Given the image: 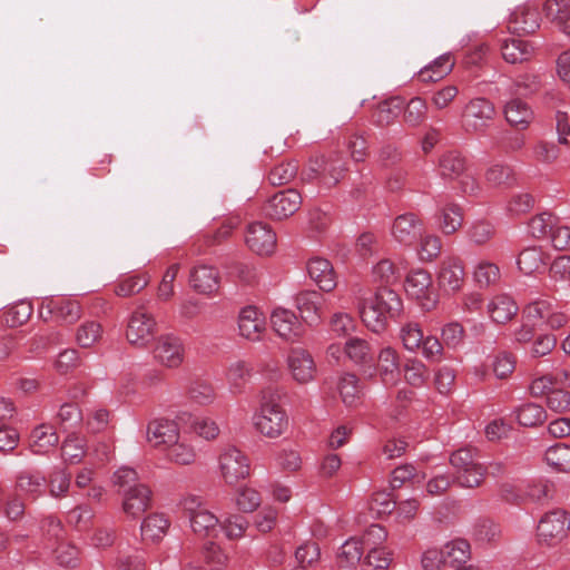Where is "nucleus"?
I'll return each mask as SVG.
<instances>
[{"label":"nucleus","mask_w":570,"mask_h":570,"mask_svg":"<svg viewBox=\"0 0 570 570\" xmlns=\"http://www.w3.org/2000/svg\"><path fill=\"white\" fill-rule=\"evenodd\" d=\"M402 301L397 293L381 286L370 297L360 301L358 313L364 325L374 333L386 330L389 321L400 315Z\"/></svg>","instance_id":"1"},{"label":"nucleus","mask_w":570,"mask_h":570,"mask_svg":"<svg viewBox=\"0 0 570 570\" xmlns=\"http://www.w3.org/2000/svg\"><path fill=\"white\" fill-rule=\"evenodd\" d=\"M254 424L263 435L275 439L288 428V416L274 395H264Z\"/></svg>","instance_id":"2"},{"label":"nucleus","mask_w":570,"mask_h":570,"mask_svg":"<svg viewBox=\"0 0 570 570\" xmlns=\"http://www.w3.org/2000/svg\"><path fill=\"white\" fill-rule=\"evenodd\" d=\"M347 171L348 167L342 155L331 153L328 156H321L311 160L307 179H317L321 186L330 189L343 180Z\"/></svg>","instance_id":"3"},{"label":"nucleus","mask_w":570,"mask_h":570,"mask_svg":"<svg viewBox=\"0 0 570 570\" xmlns=\"http://www.w3.org/2000/svg\"><path fill=\"white\" fill-rule=\"evenodd\" d=\"M451 465L455 469V481L462 488H476L481 485L485 476V468L475 461V452L463 448L453 452L450 458Z\"/></svg>","instance_id":"4"},{"label":"nucleus","mask_w":570,"mask_h":570,"mask_svg":"<svg viewBox=\"0 0 570 570\" xmlns=\"http://www.w3.org/2000/svg\"><path fill=\"white\" fill-rule=\"evenodd\" d=\"M220 475L226 484L235 485L250 474L248 456L235 446H226L218 458Z\"/></svg>","instance_id":"5"},{"label":"nucleus","mask_w":570,"mask_h":570,"mask_svg":"<svg viewBox=\"0 0 570 570\" xmlns=\"http://www.w3.org/2000/svg\"><path fill=\"white\" fill-rule=\"evenodd\" d=\"M494 105L487 98L478 97L465 105L462 124L468 132H482L494 119Z\"/></svg>","instance_id":"6"},{"label":"nucleus","mask_w":570,"mask_h":570,"mask_svg":"<svg viewBox=\"0 0 570 570\" xmlns=\"http://www.w3.org/2000/svg\"><path fill=\"white\" fill-rule=\"evenodd\" d=\"M569 529L570 518L567 511L556 509L540 519L537 534L540 542L553 546L567 537Z\"/></svg>","instance_id":"7"},{"label":"nucleus","mask_w":570,"mask_h":570,"mask_svg":"<svg viewBox=\"0 0 570 570\" xmlns=\"http://www.w3.org/2000/svg\"><path fill=\"white\" fill-rule=\"evenodd\" d=\"M302 202L301 194L288 188L271 196L262 206V213L271 219H286L299 209Z\"/></svg>","instance_id":"8"},{"label":"nucleus","mask_w":570,"mask_h":570,"mask_svg":"<svg viewBox=\"0 0 570 570\" xmlns=\"http://www.w3.org/2000/svg\"><path fill=\"white\" fill-rule=\"evenodd\" d=\"M156 330L154 316L144 306H139L128 320L126 337L131 345L144 347L154 337Z\"/></svg>","instance_id":"9"},{"label":"nucleus","mask_w":570,"mask_h":570,"mask_svg":"<svg viewBox=\"0 0 570 570\" xmlns=\"http://www.w3.org/2000/svg\"><path fill=\"white\" fill-rule=\"evenodd\" d=\"M39 313L43 320L55 318L71 324L80 318L81 307L77 301L68 297H49L41 302Z\"/></svg>","instance_id":"10"},{"label":"nucleus","mask_w":570,"mask_h":570,"mask_svg":"<svg viewBox=\"0 0 570 570\" xmlns=\"http://www.w3.org/2000/svg\"><path fill=\"white\" fill-rule=\"evenodd\" d=\"M153 355L160 365L167 368H177L184 362L185 347L179 337L164 334L156 340Z\"/></svg>","instance_id":"11"},{"label":"nucleus","mask_w":570,"mask_h":570,"mask_svg":"<svg viewBox=\"0 0 570 570\" xmlns=\"http://www.w3.org/2000/svg\"><path fill=\"white\" fill-rule=\"evenodd\" d=\"M326 304L325 296L317 291H301L295 296V306L302 320L309 326H316L322 322Z\"/></svg>","instance_id":"12"},{"label":"nucleus","mask_w":570,"mask_h":570,"mask_svg":"<svg viewBox=\"0 0 570 570\" xmlns=\"http://www.w3.org/2000/svg\"><path fill=\"white\" fill-rule=\"evenodd\" d=\"M245 242L252 252L261 256H268L275 252L276 233L268 224L255 222L247 226Z\"/></svg>","instance_id":"13"},{"label":"nucleus","mask_w":570,"mask_h":570,"mask_svg":"<svg viewBox=\"0 0 570 570\" xmlns=\"http://www.w3.org/2000/svg\"><path fill=\"white\" fill-rule=\"evenodd\" d=\"M405 292L409 296L419 301L421 306L428 311L435 305V298L432 291V278L424 269L412 271L406 276Z\"/></svg>","instance_id":"14"},{"label":"nucleus","mask_w":570,"mask_h":570,"mask_svg":"<svg viewBox=\"0 0 570 570\" xmlns=\"http://www.w3.org/2000/svg\"><path fill=\"white\" fill-rule=\"evenodd\" d=\"M438 284L445 293H456L460 291L465 281L464 265L460 257H445L441 263L438 272Z\"/></svg>","instance_id":"15"},{"label":"nucleus","mask_w":570,"mask_h":570,"mask_svg":"<svg viewBox=\"0 0 570 570\" xmlns=\"http://www.w3.org/2000/svg\"><path fill=\"white\" fill-rule=\"evenodd\" d=\"M423 222L413 213L396 216L391 226L393 239L402 245L411 246L422 236Z\"/></svg>","instance_id":"16"},{"label":"nucleus","mask_w":570,"mask_h":570,"mask_svg":"<svg viewBox=\"0 0 570 570\" xmlns=\"http://www.w3.org/2000/svg\"><path fill=\"white\" fill-rule=\"evenodd\" d=\"M540 13L533 4L517 7L510 14L508 29L518 36L534 33L540 28Z\"/></svg>","instance_id":"17"},{"label":"nucleus","mask_w":570,"mask_h":570,"mask_svg":"<svg viewBox=\"0 0 570 570\" xmlns=\"http://www.w3.org/2000/svg\"><path fill=\"white\" fill-rule=\"evenodd\" d=\"M184 509L189 513L190 527L196 534L209 535L220 523V520L195 498L185 499Z\"/></svg>","instance_id":"18"},{"label":"nucleus","mask_w":570,"mask_h":570,"mask_svg":"<svg viewBox=\"0 0 570 570\" xmlns=\"http://www.w3.org/2000/svg\"><path fill=\"white\" fill-rule=\"evenodd\" d=\"M287 365L293 379L301 384L308 383L315 377V361L312 354L304 348H292L287 356Z\"/></svg>","instance_id":"19"},{"label":"nucleus","mask_w":570,"mask_h":570,"mask_svg":"<svg viewBox=\"0 0 570 570\" xmlns=\"http://www.w3.org/2000/svg\"><path fill=\"white\" fill-rule=\"evenodd\" d=\"M505 121L517 131L527 130L534 120L532 107L520 98H511L503 107Z\"/></svg>","instance_id":"20"},{"label":"nucleus","mask_w":570,"mask_h":570,"mask_svg":"<svg viewBox=\"0 0 570 570\" xmlns=\"http://www.w3.org/2000/svg\"><path fill=\"white\" fill-rule=\"evenodd\" d=\"M274 331L284 340L294 341L303 334V326L298 317L291 309L276 308L271 315Z\"/></svg>","instance_id":"21"},{"label":"nucleus","mask_w":570,"mask_h":570,"mask_svg":"<svg viewBox=\"0 0 570 570\" xmlns=\"http://www.w3.org/2000/svg\"><path fill=\"white\" fill-rule=\"evenodd\" d=\"M265 317L255 306L242 308L238 316L239 334L249 341H259L265 331Z\"/></svg>","instance_id":"22"},{"label":"nucleus","mask_w":570,"mask_h":570,"mask_svg":"<svg viewBox=\"0 0 570 570\" xmlns=\"http://www.w3.org/2000/svg\"><path fill=\"white\" fill-rule=\"evenodd\" d=\"M189 284L197 293L210 295L219 288V273L214 266L196 265L190 271Z\"/></svg>","instance_id":"23"},{"label":"nucleus","mask_w":570,"mask_h":570,"mask_svg":"<svg viewBox=\"0 0 570 570\" xmlns=\"http://www.w3.org/2000/svg\"><path fill=\"white\" fill-rule=\"evenodd\" d=\"M179 429L177 423L170 420L159 419L151 421L147 426V440L153 446H169L178 441Z\"/></svg>","instance_id":"24"},{"label":"nucleus","mask_w":570,"mask_h":570,"mask_svg":"<svg viewBox=\"0 0 570 570\" xmlns=\"http://www.w3.org/2000/svg\"><path fill=\"white\" fill-rule=\"evenodd\" d=\"M377 371L386 386L395 385L401 377L400 356L395 348L387 346L377 356Z\"/></svg>","instance_id":"25"},{"label":"nucleus","mask_w":570,"mask_h":570,"mask_svg":"<svg viewBox=\"0 0 570 570\" xmlns=\"http://www.w3.org/2000/svg\"><path fill=\"white\" fill-rule=\"evenodd\" d=\"M307 273L323 292H332L336 287V274L330 261L322 257L311 258Z\"/></svg>","instance_id":"26"},{"label":"nucleus","mask_w":570,"mask_h":570,"mask_svg":"<svg viewBox=\"0 0 570 570\" xmlns=\"http://www.w3.org/2000/svg\"><path fill=\"white\" fill-rule=\"evenodd\" d=\"M150 505V490L146 485H134L125 490L122 509L131 518H138Z\"/></svg>","instance_id":"27"},{"label":"nucleus","mask_w":570,"mask_h":570,"mask_svg":"<svg viewBox=\"0 0 570 570\" xmlns=\"http://www.w3.org/2000/svg\"><path fill=\"white\" fill-rule=\"evenodd\" d=\"M542 9L560 31L570 36V0H546Z\"/></svg>","instance_id":"28"},{"label":"nucleus","mask_w":570,"mask_h":570,"mask_svg":"<svg viewBox=\"0 0 570 570\" xmlns=\"http://www.w3.org/2000/svg\"><path fill=\"white\" fill-rule=\"evenodd\" d=\"M519 307L512 297L508 295H497L488 304V313L491 320L498 324H505L518 313Z\"/></svg>","instance_id":"29"},{"label":"nucleus","mask_w":570,"mask_h":570,"mask_svg":"<svg viewBox=\"0 0 570 570\" xmlns=\"http://www.w3.org/2000/svg\"><path fill=\"white\" fill-rule=\"evenodd\" d=\"M549 261V256L541 247L531 246L524 248L518 256L517 264L525 275H531L544 269Z\"/></svg>","instance_id":"30"},{"label":"nucleus","mask_w":570,"mask_h":570,"mask_svg":"<svg viewBox=\"0 0 570 570\" xmlns=\"http://www.w3.org/2000/svg\"><path fill=\"white\" fill-rule=\"evenodd\" d=\"M58 443L59 436L50 424H40L30 434V449L35 454H45Z\"/></svg>","instance_id":"31"},{"label":"nucleus","mask_w":570,"mask_h":570,"mask_svg":"<svg viewBox=\"0 0 570 570\" xmlns=\"http://www.w3.org/2000/svg\"><path fill=\"white\" fill-rule=\"evenodd\" d=\"M454 67V59L451 53H444L434 59L430 65L422 68L417 78L422 82H435L448 76Z\"/></svg>","instance_id":"32"},{"label":"nucleus","mask_w":570,"mask_h":570,"mask_svg":"<svg viewBox=\"0 0 570 570\" xmlns=\"http://www.w3.org/2000/svg\"><path fill=\"white\" fill-rule=\"evenodd\" d=\"M465 157L458 150L445 151L439 159V171L443 178L456 179L466 173Z\"/></svg>","instance_id":"33"},{"label":"nucleus","mask_w":570,"mask_h":570,"mask_svg":"<svg viewBox=\"0 0 570 570\" xmlns=\"http://www.w3.org/2000/svg\"><path fill=\"white\" fill-rule=\"evenodd\" d=\"M501 52L507 62L521 63L532 57L533 47L529 41L520 38H512L503 41Z\"/></svg>","instance_id":"34"},{"label":"nucleus","mask_w":570,"mask_h":570,"mask_svg":"<svg viewBox=\"0 0 570 570\" xmlns=\"http://www.w3.org/2000/svg\"><path fill=\"white\" fill-rule=\"evenodd\" d=\"M403 110V100L394 97L380 102L372 114L376 126L386 127L393 124Z\"/></svg>","instance_id":"35"},{"label":"nucleus","mask_w":570,"mask_h":570,"mask_svg":"<svg viewBox=\"0 0 570 570\" xmlns=\"http://www.w3.org/2000/svg\"><path fill=\"white\" fill-rule=\"evenodd\" d=\"M45 483L46 479L41 473L22 471L17 476L16 488L18 491L24 493L27 497H30L32 500H36L37 498L43 494Z\"/></svg>","instance_id":"36"},{"label":"nucleus","mask_w":570,"mask_h":570,"mask_svg":"<svg viewBox=\"0 0 570 570\" xmlns=\"http://www.w3.org/2000/svg\"><path fill=\"white\" fill-rule=\"evenodd\" d=\"M463 224L462 208L454 203H448L440 208L439 227L445 235L454 234Z\"/></svg>","instance_id":"37"},{"label":"nucleus","mask_w":570,"mask_h":570,"mask_svg":"<svg viewBox=\"0 0 570 570\" xmlns=\"http://www.w3.org/2000/svg\"><path fill=\"white\" fill-rule=\"evenodd\" d=\"M187 396L190 402L207 406L216 400V392L210 382L205 380H194L187 389Z\"/></svg>","instance_id":"38"},{"label":"nucleus","mask_w":570,"mask_h":570,"mask_svg":"<svg viewBox=\"0 0 570 570\" xmlns=\"http://www.w3.org/2000/svg\"><path fill=\"white\" fill-rule=\"evenodd\" d=\"M445 562L450 567L465 563L471 556L470 543L464 539H455L448 542L443 548Z\"/></svg>","instance_id":"39"},{"label":"nucleus","mask_w":570,"mask_h":570,"mask_svg":"<svg viewBox=\"0 0 570 570\" xmlns=\"http://www.w3.org/2000/svg\"><path fill=\"white\" fill-rule=\"evenodd\" d=\"M485 181L493 187H511L515 184V173L511 166L495 164L485 171Z\"/></svg>","instance_id":"40"},{"label":"nucleus","mask_w":570,"mask_h":570,"mask_svg":"<svg viewBox=\"0 0 570 570\" xmlns=\"http://www.w3.org/2000/svg\"><path fill=\"white\" fill-rule=\"evenodd\" d=\"M399 337L406 351L416 352L423 343L424 335L417 322L409 321L401 325Z\"/></svg>","instance_id":"41"},{"label":"nucleus","mask_w":570,"mask_h":570,"mask_svg":"<svg viewBox=\"0 0 570 570\" xmlns=\"http://www.w3.org/2000/svg\"><path fill=\"white\" fill-rule=\"evenodd\" d=\"M519 424L528 428L537 426L547 420L546 410L535 403H525L514 411Z\"/></svg>","instance_id":"42"},{"label":"nucleus","mask_w":570,"mask_h":570,"mask_svg":"<svg viewBox=\"0 0 570 570\" xmlns=\"http://www.w3.org/2000/svg\"><path fill=\"white\" fill-rule=\"evenodd\" d=\"M169 521L159 513L148 515L141 523V535L145 540L157 541L161 539L167 529Z\"/></svg>","instance_id":"43"},{"label":"nucleus","mask_w":570,"mask_h":570,"mask_svg":"<svg viewBox=\"0 0 570 570\" xmlns=\"http://www.w3.org/2000/svg\"><path fill=\"white\" fill-rule=\"evenodd\" d=\"M546 461L548 465L553 468L558 472L570 471V445L564 443H558L550 446L546 451Z\"/></svg>","instance_id":"44"},{"label":"nucleus","mask_w":570,"mask_h":570,"mask_svg":"<svg viewBox=\"0 0 570 570\" xmlns=\"http://www.w3.org/2000/svg\"><path fill=\"white\" fill-rule=\"evenodd\" d=\"M373 281L384 286L395 284L401 278V269L390 259H381L372 269Z\"/></svg>","instance_id":"45"},{"label":"nucleus","mask_w":570,"mask_h":570,"mask_svg":"<svg viewBox=\"0 0 570 570\" xmlns=\"http://www.w3.org/2000/svg\"><path fill=\"white\" fill-rule=\"evenodd\" d=\"M86 454V440L79 435L70 434L62 443L61 455L70 464L79 463Z\"/></svg>","instance_id":"46"},{"label":"nucleus","mask_w":570,"mask_h":570,"mask_svg":"<svg viewBox=\"0 0 570 570\" xmlns=\"http://www.w3.org/2000/svg\"><path fill=\"white\" fill-rule=\"evenodd\" d=\"M298 173L296 160L282 161L274 166L268 173V181L273 186H282L291 183Z\"/></svg>","instance_id":"47"},{"label":"nucleus","mask_w":570,"mask_h":570,"mask_svg":"<svg viewBox=\"0 0 570 570\" xmlns=\"http://www.w3.org/2000/svg\"><path fill=\"white\" fill-rule=\"evenodd\" d=\"M364 547L357 538H351L346 540L338 553V562L341 567H353L356 566L363 556Z\"/></svg>","instance_id":"48"},{"label":"nucleus","mask_w":570,"mask_h":570,"mask_svg":"<svg viewBox=\"0 0 570 570\" xmlns=\"http://www.w3.org/2000/svg\"><path fill=\"white\" fill-rule=\"evenodd\" d=\"M552 305L549 299H537L523 308L522 317L535 326L547 324Z\"/></svg>","instance_id":"49"},{"label":"nucleus","mask_w":570,"mask_h":570,"mask_svg":"<svg viewBox=\"0 0 570 570\" xmlns=\"http://www.w3.org/2000/svg\"><path fill=\"white\" fill-rule=\"evenodd\" d=\"M167 458L176 464L188 465L195 462L196 452L190 444L178 438V441L168 446Z\"/></svg>","instance_id":"50"},{"label":"nucleus","mask_w":570,"mask_h":570,"mask_svg":"<svg viewBox=\"0 0 570 570\" xmlns=\"http://www.w3.org/2000/svg\"><path fill=\"white\" fill-rule=\"evenodd\" d=\"M403 119L412 126H420L426 118L428 105L426 101L421 97L412 98L406 106H403Z\"/></svg>","instance_id":"51"},{"label":"nucleus","mask_w":570,"mask_h":570,"mask_svg":"<svg viewBox=\"0 0 570 570\" xmlns=\"http://www.w3.org/2000/svg\"><path fill=\"white\" fill-rule=\"evenodd\" d=\"M559 217L548 212L535 215L529 222L530 233L535 238L549 237Z\"/></svg>","instance_id":"52"},{"label":"nucleus","mask_w":570,"mask_h":570,"mask_svg":"<svg viewBox=\"0 0 570 570\" xmlns=\"http://www.w3.org/2000/svg\"><path fill=\"white\" fill-rule=\"evenodd\" d=\"M250 367L244 361H237L227 370V381L234 393L242 392L245 384L250 377Z\"/></svg>","instance_id":"53"},{"label":"nucleus","mask_w":570,"mask_h":570,"mask_svg":"<svg viewBox=\"0 0 570 570\" xmlns=\"http://www.w3.org/2000/svg\"><path fill=\"white\" fill-rule=\"evenodd\" d=\"M429 374L426 365L417 358H409L404 365V377L412 386L420 387L424 385Z\"/></svg>","instance_id":"54"},{"label":"nucleus","mask_w":570,"mask_h":570,"mask_svg":"<svg viewBox=\"0 0 570 570\" xmlns=\"http://www.w3.org/2000/svg\"><path fill=\"white\" fill-rule=\"evenodd\" d=\"M340 394L343 402L353 406L357 403L361 397V389L358 386V379L354 374H344L338 384Z\"/></svg>","instance_id":"55"},{"label":"nucleus","mask_w":570,"mask_h":570,"mask_svg":"<svg viewBox=\"0 0 570 570\" xmlns=\"http://www.w3.org/2000/svg\"><path fill=\"white\" fill-rule=\"evenodd\" d=\"M147 274L131 275L122 278L116 286L115 293L121 297H128L142 291L149 283Z\"/></svg>","instance_id":"56"},{"label":"nucleus","mask_w":570,"mask_h":570,"mask_svg":"<svg viewBox=\"0 0 570 570\" xmlns=\"http://www.w3.org/2000/svg\"><path fill=\"white\" fill-rule=\"evenodd\" d=\"M101 325L95 321H87L78 327L76 341L81 347H91L101 338Z\"/></svg>","instance_id":"57"},{"label":"nucleus","mask_w":570,"mask_h":570,"mask_svg":"<svg viewBox=\"0 0 570 570\" xmlns=\"http://www.w3.org/2000/svg\"><path fill=\"white\" fill-rule=\"evenodd\" d=\"M344 352L356 364L366 363L371 360L368 343L358 337L348 338L344 345Z\"/></svg>","instance_id":"58"},{"label":"nucleus","mask_w":570,"mask_h":570,"mask_svg":"<svg viewBox=\"0 0 570 570\" xmlns=\"http://www.w3.org/2000/svg\"><path fill=\"white\" fill-rule=\"evenodd\" d=\"M473 277L480 287H489L500 279V269L494 263L483 261L476 265Z\"/></svg>","instance_id":"59"},{"label":"nucleus","mask_w":570,"mask_h":570,"mask_svg":"<svg viewBox=\"0 0 570 570\" xmlns=\"http://www.w3.org/2000/svg\"><path fill=\"white\" fill-rule=\"evenodd\" d=\"M220 527L228 539H239L245 534L249 523L240 514H230L220 521Z\"/></svg>","instance_id":"60"},{"label":"nucleus","mask_w":570,"mask_h":570,"mask_svg":"<svg viewBox=\"0 0 570 570\" xmlns=\"http://www.w3.org/2000/svg\"><path fill=\"white\" fill-rule=\"evenodd\" d=\"M70 473H68L65 469H55L49 474L48 480L50 494L55 498L65 495L70 488Z\"/></svg>","instance_id":"61"},{"label":"nucleus","mask_w":570,"mask_h":570,"mask_svg":"<svg viewBox=\"0 0 570 570\" xmlns=\"http://www.w3.org/2000/svg\"><path fill=\"white\" fill-rule=\"evenodd\" d=\"M535 199L530 193H518L511 196L507 210L511 216L528 214L534 206Z\"/></svg>","instance_id":"62"},{"label":"nucleus","mask_w":570,"mask_h":570,"mask_svg":"<svg viewBox=\"0 0 570 570\" xmlns=\"http://www.w3.org/2000/svg\"><path fill=\"white\" fill-rule=\"evenodd\" d=\"M495 234V228L492 223L480 219L472 223L468 230V235L471 242L476 245H483L488 243Z\"/></svg>","instance_id":"63"},{"label":"nucleus","mask_w":570,"mask_h":570,"mask_svg":"<svg viewBox=\"0 0 570 570\" xmlns=\"http://www.w3.org/2000/svg\"><path fill=\"white\" fill-rule=\"evenodd\" d=\"M560 155V149L553 142L540 140L533 145L531 157L533 160L542 164L554 163Z\"/></svg>","instance_id":"64"}]
</instances>
